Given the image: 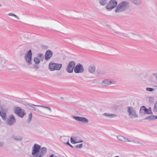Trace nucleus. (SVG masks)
Returning <instances> with one entry per match:
<instances>
[{"instance_id": "f257e3e1", "label": "nucleus", "mask_w": 157, "mask_h": 157, "mask_svg": "<svg viewBox=\"0 0 157 157\" xmlns=\"http://www.w3.org/2000/svg\"><path fill=\"white\" fill-rule=\"evenodd\" d=\"M62 66L61 64L50 62L49 64L48 68L50 71H52L54 70L58 71L61 69Z\"/></svg>"}, {"instance_id": "f03ea898", "label": "nucleus", "mask_w": 157, "mask_h": 157, "mask_svg": "<svg viewBox=\"0 0 157 157\" xmlns=\"http://www.w3.org/2000/svg\"><path fill=\"white\" fill-rule=\"evenodd\" d=\"M41 147L40 145L36 144H34L32 148V155L34 156L38 155L41 150Z\"/></svg>"}, {"instance_id": "7ed1b4c3", "label": "nucleus", "mask_w": 157, "mask_h": 157, "mask_svg": "<svg viewBox=\"0 0 157 157\" xmlns=\"http://www.w3.org/2000/svg\"><path fill=\"white\" fill-rule=\"evenodd\" d=\"M32 52L31 50H29L25 54L24 58L28 65L32 64Z\"/></svg>"}, {"instance_id": "20e7f679", "label": "nucleus", "mask_w": 157, "mask_h": 157, "mask_svg": "<svg viewBox=\"0 0 157 157\" xmlns=\"http://www.w3.org/2000/svg\"><path fill=\"white\" fill-rule=\"evenodd\" d=\"M117 5V2L115 0H111L106 6V9L108 10H111L114 8Z\"/></svg>"}, {"instance_id": "39448f33", "label": "nucleus", "mask_w": 157, "mask_h": 157, "mask_svg": "<svg viewBox=\"0 0 157 157\" xmlns=\"http://www.w3.org/2000/svg\"><path fill=\"white\" fill-rule=\"evenodd\" d=\"M14 112L15 114L21 118L23 117L26 114L24 110L20 107H16Z\"/></svg>"}, {"instance_id": "423d86ee", "label": "nucleus", "mask_w": 157, "mask_h": 157, "mask_svg": "<svg viewBox=\"0 0 157 157\" xmlns=\"http://www.w3.org/2000/svg\"><path fill=\"white\" fill-rule=\"evenodd\" d=\"M128 112L131 118H137L138 117V115L136 114V110L133 107L131 106L128 107Z\"/></svg>"}, {"instance_id": "0eeeda50", "label": "nucleus", "mask_w": 157, "mask_h": 157, "mask_svg": "<svg viewBox=\"0 0 157 157\" xmlns=\"http://www.w3.org/2000/svg\"><path fill=\"white\" fill-rule=\"evenodd\" d=\"M75 65V63L73 61H70L67 65L66 68V71L69 73H71L73 72L74 67Z\"/></svg>"}, {"instance_id": "6e6552de", "label": "nucleus", "mask_w": 157, "mask_h": 157, "mask_svg": "<svg viewBox=\"0 0 157 157\" xmlns=\"http://www.w3.org/2000/svg\"><path fill=\"white\" fill-rule=\"evenodd\" d=\"M47 149L45 147H41V150L38 155L35 156H33V157H43L44 155L47 152Z\"/></svg>"}, {"instance_id": "1a4fd4ad", "label": "nucleus", "mask_w": 157, "mask_h": 157, "mask_svg": "<svg viewBox=\"0 0 157 157\" xmlns=\"http://www.w3.org/2000/svg\"><path fill=\"white\" fill-rule=\"evenodd\" d=\"M53 55V52L50 50H47L45 52L44 59L46 61L49 60Z\"/></svg>"}, {"instance_id": "9d476101", "label": "nucleus", "mask_w": 157, "mask_h": 157, "mask_svg": "<svg viewBox=\"0 0 157 157\" xmlns=\"http://www.w3.org/2000/svg\"><path fill=\"white\" fill-rule=\"evenodd\" d=\"M7 124L10 126H11L13 124L16 122V120L14 116L13 115H11L9 119L7 120Z\"/></svg>"}, {"instance_id": "9b49d317", "label": "nucleus", "mask_w": 157, "mask_h": 157, "mask_svg": "<svg viewBox=\"0 0 157 157\" xmlns=\"http://www.w3.org/2000/svg\"><path fill=\"white\" fill-rule=\"evenodd\" d=\"M120 6L124 9V10H126L127 8V6L129 5V2L127 1H123L119 3Z\"/></svg>"}, {"instance_id": "f8f14e48", "label": "nucleus", "mask_w": 157, "mask_h": 157, "mask_svg": "<svg viewBox=\"0 0 157 157\" xmlns=\"http://www.w3.org/2000/svg\"><path fill=\"white\" fill-rule=\"evenodd\" d=\"M120 6L124 9V10H126L127 8V6L129 5V2L127 1H123L119 3Z\"/></svg>"}, {"instance_id": "ddd939ff", "label": "nucleus", "mask_w": 157, "mask_h": 157, "mask_svg": "<svg viewBox=\"0 0 157 157\" xmlns=\"http://www.w3.org/2000/svg\"><path fill=\"white\" fill-rule=\"evenodd\" d=\"M0 109H2V110L0 111V116L2 119L5 121L6 119V113L2 107H1Z\"/></svg>"}, {"instance_id": "4468645a", "label": "nucleus", "mask_w": 157, "mask_h": 157, "mask_svg": "<svg viewBox=\"0 0 157 157\" xmlns=\"http://www.w3.org/2000/svg\"><path fill=\"white\" fill-rule=\"evenodd\" d=\"M96 70V67L94 65H92L90 66L88 68V72L91 74L94 73Z\"/></svg>"}, {"instance_id": "2eb2a0df", "label": "nucleus", "mask_w": 157, "mask_h": 157, "mask_svg": "<svg viewBox=\"0 0 157 157\" xmlns=\"http://www.w3.org/2000/svg\"><path fill=\"white\" fill-rule=\"evenodd\" d=\"M79 122L82 124H86L88 123L89 120L85 117H79Z\"/></svg>"}, {"instance_id": "dca6fc26", "label": "nucleus", "mask_w": 157, "mask_h": 157, "mask_svg": "<svg viewBox=\"0 0 157 157\" xmlns=\"http://www.w3.org/2000/svg\"><path fill=\"white\" fill-rule=\"evenodd\" d=\"M102 83L103 86H106L113 83L108 79H105L102 81Z\"/></svg>"}, {"instance_id": "f3484780", "label": "nucleus", "mask_w": 157, "mask_h": 157, "mask_svg": "<svg viewBox=\"0 0 157 157\" xmlns=\"http://www.w3.org/2000/svg\"><path fill=\"white\" fill-rule=\"evenodd\" d=\"M125 10H124L123 8L121 6L120 4H118L115 10V13H121Z\"/></svg>"}, {"instance_id": "a211bd4d", "label": "nucleus", "mask_w": 157, "mask_h": 157, "mask_svg": "<svg viewBox=\"0 0 157 157\" xmlns=\"http://www.w3.org/2000/svg\"><path fill=\"white\" fill-rule=\"evenodd\" d=\"M125 10H124L123 8L121 6L120 4H118L115 10V13H121Z\"/></svg>"}, {"instance_id": "6ab92c4d", "label": "nucleus", "mask_w": 157, "mask_h": 157, "mask_svg": "<svg viewBox=\"0 0 157 157\" xmlns=\"http://www.w3.org/2000/svg\"><path fill=\"white\" fill-rule=\"evenodd\" d=\"M103 116H105L106 117L110 118H112L115 117H116L117 115L113 114H110L108 113H104L102 114Z\"/></svg>"}, {"instance_id": "aec40b11", "label": "nucleus", "mask_w": 157, "mask_h": 157, "mask_svg": "<svg viewBox=\"0 0 157 157\" xmlns=\"http://www.w3.org/2000/svg\"><path fill=\"white\" fill-rule=\"evenodd\" d=\"M155 119H157V116L155 115H151L147 117L144 119V120H148L149 121H151L152 120H154Z\"/></svg>"}, {"instance_id": "412c9836", "label": "nucleus", "mask_w": 157, "mask_h": 157, "mask_svg": "<svg viewBox=\"0 0 157 157\" xmlns=\"http://www.w3.org/2000/svg\"><path fill=\"white\" fill-rule=\"evenodd\" d=\"M23 105H25L27 108L29 109L34 111L36 110V109L33 107L32 105H31V104L30 103L28 102L26 103V104H23Z\"/></svg>"}, {"instance_id": "4be33fe9", "label": "nucleus", "mask_w": 157, "mask_h": 157, "mask_svg": "<svg viewBox=\"0 0 157 157\" xmlns=\"http://www.w3.org/2000/svg\"><path fill=\"white\" fill-rule=\"evenodd\" d=\"M71 142L73 144H76L78 143V141L77 140V138L75 136L71 137Z\"/></svg>"}, {"instance_id": "5701e85b", "label": "nucleus", "mask_w": 157, "mask_h": 157, "mask_svg": "<svg viewBox=\"0 0 157 157\" xmlns=\"http://www.w3.org/2000/svg\"><path fill=\"white\" fill-rule=\"evenodd\" d=\"M131 2L137 6L140 5L141 3L140 0H132Z\"/></svg>"}, {"instance_id": "b1692460", "label": "nucleus", "mask_w": 157, "mask_h": 157, "mask_svg": "<svg viewBox=\"0 0 157 157\" xmlns=\"http://www.w3.org/2000/svg\"><path fill=\"white\" fill-rule=\"evenodd\" d=\"M107 0H100L99 3L101 5L104 6L107 3Z\"/></svg>"}, {"instance_id": "393cba45", "label": "nucleus", "mask_w": 157, "mask_h": 157, "mask_svg": "<svg viewBox=\"0 0 157 157\" xmlns=\"http://www.w3.org/2000/svg\"><path fill=\"white\" fill-rule=\"evenodd\" d=\"M11 138H14L16 140L19 141H21L23 140L22 137L20 136H12Z\"/></svg>"}, {"instance_id": "a878e982", "label": "nucleus", "mask_w": 157, "mask_h": 157, "mask_svg": "<svg viewBox=\"0 0 157 157\" xmlns=\"http://www.w3.org/2000/svg\"><path fill=\"white\" fill-rule=\"evenodd\" d=\"M146 107L144 106H142L140 108V113L143 115L144 113L145 112Z\"/></svg>"}, {"instance_id": "bb28decb", "label": "nucleus", "mask_w": 157, "mask_h": 157, "mask_svg": "<svg viewBox=\"0 0 157 157\" xmlns=\"http://www.w3.org/2000/svg\"><path fill=\"white\" fill-rule=\"evenodd\" d=\"M84 71V68L83 65L79 63V73H82Z\"/></svg>"}, {"instance_id": "cd10ccee", "label": "nucleus", "mask_w": 157, "mask_h": 157, "mask_svg": "<svg viewBox=\"0 0 157 157\" xmlns=\"http://www.w3.org/2000/svg\"><path fill=\"white\" fill-rule=\"evenodd\" d=\"M153 113L151 110H150V112H149V109H148L147 108L145 109V111L143 115H145L146 114H152Z\"/></svg>"}, {"instance_id": "c85d7f7f", "label": "nucleus", "mask_w": 157, "mask_h": 157, "mask_svg": "<svg viewBox=\"0 0 157 157\" xmlns=\"http://www.w3.org/2000/svg\"><path fill=\"white\" fill-rule=\"evenodd\" d=\"M38 57L39 58V59L41 61H43L44 59V56L43 54L39 53L38 54Z\"/></svg>"}, {"instance_id": "c756f323", "label": "nucleus", "mask_w": 157, "mask_h": 157, "mask_svg": "<svg viewBox=\"0 0 157 157\" xmlns=\"http://www.w3.org/2000/svg\"><path fill=\"white\" fill-rule=\"evenodd\" d=\"M113 31L116 33L118 34V35H121L123 36H124V37H128V36H127V35H126V34H123V33H120V32H117L115 30H113Z\"/></svg>"}, {"instance_id": "7c9ffc66", "label": "nucleus", "mask_w": 157, "mask_h": 157, "mask_svg": "<svg viewBox=\"0 0 157 157\" xmlns=\"http://www.w3.org/2000/svg\"><path fill=\"white\" fill-rule=\"evenodd\" d=\"M33 61L36 64H38L40 63V60L38 58L35 57L34 58Z\"/></svg>"}, {"instance_id": "2f4dec72", "label": "nucleus", "mask_w": 157, "mask_h": 157, "mask_svg": "<svg viewBox=\"0 0 157 157\" xmlns=\"http://www.w3.org/2000/svg\"><path fill=\"white\" fill-rule=\"evenodd\" d=\"M32 117V113H30L29 114V117L27 120V122L29 123H30L31 121Z\"/></svg>"}, {"instance_id": "473e14b6", "label": "nucleus", "mask_w": 157, "mask_h": 157, "mask_svg": "<svg viewBox=\"0 0 157 157\" xmlns=\"http://www.w3.org/2000/svg\"><path fill=\"white\" fill-rule=\"evenodd\" d=\"M74 72L76 73H78V64L74 67Z\"/></svg>"}, {"instance_id": "72a5a7b5", "label": "nucleus", "mask_w": 157, "mask_h": 157, "mask_svg": "<svg viewBox=\"0 0 157 157\" xmlns=\"http://www.w3.org/2000/svg\"><path fill=\"white\" fill-rule=\"evenodd\" d=\"M66 144L69 146L70 147L72 148H78V145H77L75 146L74 147L72 145L70 144L69 143V141H68L66 143Z\"/></svg>"}, {"instance_id": "f704fd0d", "label": "nucleus", "mask_w": 157, "mask_h": 157, "mask_svg": "<svg viewBox=\"0 0 157 157\" xmlns=\"http://www.w3.org/2000/svg\"><path fill=\"white\" fill-rule=\"evenodd\" d=\"M86 146H88V144L85 142H84L83 144H79V148H82L83 146L86 147Z\"/></svg>"}, {"instance_id": "c9c22d12", "label": "nucleus", "mask_w": 157, "mask_h": 157, "mask_svg": "<svg viewBox=\"0 0 157 157\" xmlns=\"http://www.w3.org/2000/svg\"><path fill=\"white\" fill-rule=\"evenodd\" d=\"M124 137L121 136H117V139L118 140H119L120 141H124L123 139H124Z\"/></svg>"}, {"instance_id": "e433bc0d", "label": "nucleus", "mask_w": 157, "mask_h": 157, "mask_svg": "<svg viewBox=\"0 0 157 157\" xmlns=\"http://www.w3.org/2000/svg\"><path fill=\"white\" fill-rule=\"evenodd\" d=\"M146 90L147 91L152 92L154 90V89L149 87H147L146 88Z\"/></svg>"}, {"instance_id": "4c0bfd02", "label": "nucleus", "mask_w": 157, "mask_h": 157, "mask_svg": "<svg viewBox=\"0 0 157 157\" xmlns=\"http://www.w3.org/2000/svg\"><path fill=\"white\" fill-rule=\"evenodd\" d=\"M149 101L150 103H152L153 101V98L152 97H149L148 98Z\"/></svg>"}, {"instance_id": "58836bf2", "label": "nucleus", "mask_w": 157, "mask_h": 157, "mask_svg": "<svg viewBox=\"0 0 157 157\" xmlns=\"http://www.w3.org/2000/svg\"><path fill=\"white\" fill-rule=\"evenodd\" d=\"M72 117L74 119L76 120L77 121H78V116H72Z\"/></svg>"}, {"instance_id": "ea45409f", "label": "nucleus", "mask_w": 157, "mask_h": 157, "mask_svg": "<svg viewBox=\"0 0 157 157\" xmlns=\"http://www.w3.org/2000/svg\"><path fill=\"white\" fill-rule=\"evenodd\" d=\"M153 111L154 112H156L157 111V105H154V106L153 108Z\"/></svg>"}, {"instance_id": "a19ab883", "label": "nucleus", "mask_w": 157, "mask_h": 157, "mask_svg": "<svg viewBox=\"0 0 157 157\" xmlns=\"http://www.w3.org/2000/svg\"><path fill=\"white\" fill-rule=\"evenodd\" d=\"M123 140H124V141H122L124 142H125L126 141V140H127L128 142H131V141H132V140H129L128 139H127L126 138H125V137H124Z\"/></svg>"}, {"instance_id": "79ce46f5", "label": "nucleus", "mask_w": 157, "mask_h": 157, "mask_svg": "<svg viewBox=\"0 0 157 157\" xmlns=\"http://www.w3.org/2000/svg\"><path fill=\"white\" fill-rule=\"evenodd\" d=\"M43 108H45L46 109H49V110L50 112L52 111V109H51V108L49 107H48L47 106H43Z\"/></svg>"}, {"instance_id": "37998d69", "label": "nucleus", "mask_w": 157, "mask_h": 157, "mask_svg": "<svg viewBox=\"0 0 157 157\" xmlns=\"http://www.w3.org/2000/svg\"><path fill=\"white\" fill-rule=\"evenodd\" d=\"M4 143L3 142L0 141V147H2L4 145Z\"/></svg>"}, {"instance_id": "c03bdc74", "label": "nucleus", "mask_w": 157, "mask_h": 157, "mask_svg": "<svg viewBox=\"0 0 157 157\" xmlns=\"http://www.w3.org/2000/svg\"><path fill=\"white\" fill-rule=\"evenodd\" d=\"M24 102V101H23V100H20L19 101V102L20 103H21V104H26V103L27 102H25V103H24L23 102Z\"/></svg>"}, {"instance_id": "a18cd8bd", "label": "nucleus", "mask_w": 157, "mask_h": 157, "mask_svg": "<svg viewBox=\"0 0 157 157\" xmlns=\"http://www.w3.org/2000/svg\"><path fill=\"white\" fill-rule=\"evenodd\" d=\"M132 142H133L134 143H136V144H140V142L138 141H135V140H132Z\"/></svg>"}, {"instance_id": "49530a36", "label": "nucleus", "mask_w": 157, "mask_h": 157, "mask_svg": "<svg viewBox=\"0 0 157 157\" xmlns=\"http://www.w3.org/2000/svg\"><path fill=\"white\" fill-rule=\"evenodd\" d=\"M13 16H14V17L16 18L17 19H19V17L18 16H17L15 14H14Z\"/></svg>"}, {"instance_id": "de8ad7c7", "label": "nucleus", "mask_w": 157, "mask_h": 157, "mask_svg": "<svg viewBox=\"0 0 157 157\" xmlns=\"http://www.w3.org/2000/svg\"><path fill=\"white\" fill-rule=\"evenodd\" d=\"M34 67H35V68L37 69H38L39 68V66L36 65H35Z\"/></svg>"}, {"instance_id": "09e8293b", "label": "nucleus", "mask_w": 157, "mask_h": 157, "mask_svg": "<svg viewBox=\"0 0 157 157\" xmlns=\"http://www.w3.org/2000/svg\"><path fill=\"white\" fill-rule=\"evenodd\" d=\"M14 14V13H9V14H8V15L9 16H13Z\"/></svg>"}, {"instance_id": "8fccbe9b", "label": "nucleus", "mask_w": 157, "mask_h": 157, "mask_svg": "<svg viewBox=\"0 0 157 157\" xmlns=\"http://www.w3.org/2000/svg\"><path fill=\"white\" fill-rule=\"evenodd\" d=\"M153 75L155 76L157 78V73H153Z\"/></svg>"}, {"instance_id": "3c124183", "label": "nucleus", "mask_w": 157, "mask_h": 157, "mask_svg": "<svg viewBox=\"0 0 157 157\" xmlns=\"http://www.w3.org/2000/svg\"><path fill=\"white\" fill-rule=\"evenodd\" d=\"M49 157H54V155L53 154H52L50 155Z\"/></svg>"}, {"instance_id": "603ef678", "label": "nucleus", "mask_w": 157, "mask_h": 157, "mask_svg": "<svg viewBox=\"0 0 157 157\" xmlns=\"http://www.w3.org/2000/svg\"><path fill=\"white\" fill-rule=\"evenodd\" d=\"M36 111L38 113H41V112L40 110H37Z\"/></svg>"}, {"instance_id": "864d4df0", "label": "nucleus", "mask_w": 157, "mask_h": 157, "mask_svg": "<svg viewBox=\"0 0 157 157\" xmlns=\"http://www.w3.org/2000/svg\"><path fill=\"white\" fill-rule=\"evenodd\" d=\"M36 106L39 107H43V105H37V106Z\"/></svg>"}, {"instance_id": "5fc2aeb1", "label": "nucleus", "mask_w": 157, "mask_h": 157, "mask_svg": "<svg viewBox=\"0 0 157 157\" xmlns=\"http://www.w3.org/2000/svg\"><path fill=\"white\" fill-rule=\"evenodd\" d=\"M44 47H45L44 48H46V49H48V46H44Z\"/></svg>"}, {"instance_id": "6e6d98bb", "label": "nucleus", "mask_w": 157, "mask_h": 157, "mask_svg": "<svg viewBox=\"0 0 157 157\" xmlns=\"http://www.w3.org/2000/svg\"><path fill=\"white\" fill-rule=\"evenodd\" d=\"M83 142V141L81 140H79V143Z\"/></svg>"}, {"instance_id": "4d7b16f0", "label": "nucleus", "mask_w": 157, "mask_h": 157, "mask_svg": "<svg viewBox=\"0 0 157 157\" xmlns=\"http://www.w3.org/2000/svg\"><path fill=\"white\" fill-rule=\"evenodd\" d=\"M31 105H32L35 106H37V105H35L33 104H31Z\"/></svg>"}, {"instance_id": "13d9d810", "label": "nucleus", "mask_w": 157, "mask_h": 157, "mask_svg": "<svg viewBox=\"0 0 157 157\" xmlns=\"http://www.w3.org/2000/svg\"><path fill=\"white\" fill-rule=\"evenodd\" d=\"M155 105H157V101L155 103Z\"/></svg>"}, {"instance_id": "bf43d9fd", "label": "nucleus", "mask_w": 157, "mask_h": 157, "mask_svg": "<svg viewBox=\"0 0 157 157\" xmlns=\"http://www.w3.org/2000/svg\"><path fill=\"white\" fill-rule=\"evenodd\" d=\"M148 109H149V112H150V110H151V108L150 107Z\"/></svg>"}, {"instance_id": "052dcab7", "label": "nucleus", "mask_w": 157, "mask_h": 157, "mask_svg": "<svg viewBox=\"0 0 157 157\" xmlns=\"http://www.w3.org/2000/svg\"><path fill=\"white\" fill-rule=\"evenodd\" d=\"M132 35H136V34L135 33H132Z\"/></svg>"}, {"instance_id": "680f3d73", "label": "nucleus", "mask_w": 157, "mask_h": 157, "mask_svg": "<svg viewBox=\"0 0 157 157\" xmlns=\"http://www.w3.org/2000/svg\"><path fill=\"white\" fill-rule=\"evenodd\" d=\"M114 157H120L118 156H115Z\"/></svg>"}, {"instance_id": "e2e57ef3", "label": "nucleus", "mask_w": 157, "mask_h": 157, "mask_svg": "<svg viewBox=\"0 0 157 157\" xmlns=\"http://www.w3.org/2000/svg\"><path fill=\"white\" fill-rule=\"evenodd\" d=\"M1 4H0V7H1Z\"/></svg>"}, {"instance_id": "0e129e2a", "label": "nucleus", "mask_w": 157, "mask_h": 157, "mask_svg": "<svg viewBox=\"0 0 157 157\" xmlns=\"http://www.w3.org/2000/svg\"><path fill=\"white\" fill-rule=\"evenodd\" d=\"M101 74H104V73H101Z\"/></svg>"}, {"instance_id": "69168bd1", "label": "nucleus", "mask_w": 157, "mask_h": 157, "mask_svg": "<svg viewBox=\"0 0 157 157\" xmlns=\"http://www.w3.org/2000/svg\"><path fill=\"white\" fill-rule=\"evenodd\" d=\"M139 121H141V120H140Z\"/></svg>"}, {"instance_id": "338daca9", "label": "nucleus", "mask_w": 157, "mask_h": 157, "mask_svg": "<svg viewBox=\"0 0 157 157\" xmlns=\"http://www.w3.org/2000/svg\"><path fill=\"white\" fill-rule=\"evenodd\" d=\"M55 157H58V156H55Z\"/></svg>"}]
</instances>
